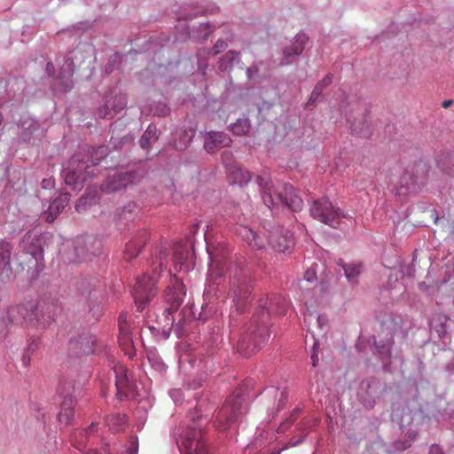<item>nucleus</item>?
<instances>
[{
    "label": "nucleus",
    "mask_w": 454,
    "mask_h": 454,
    "mask_svg": "<svg viewBox=\"0 0 454 454\" xmlns=\"http://www.w3.org/2000/svg\"><path fill=\"white\" fill-rule=\"evenodd\" d=\"M106 153V149L101 146L94 150L91 160L82 153L74 154L63 170L65 183L74 190H81L84 182L95 176V167Z\"/></svg>",
    "instance_id": "nucleus-1"
},
{
    "label": "nucleus",
    "mask_w": 454,
    "mask_h": 454,
    "mask_svg": "<svg viewBox=\"0 0 454 454\" xmlns=\"http://www.w3.org/2000/svg\"><path fill=\"white\" fill-rule=\"evenodd\" d=\"M257 182L262 187L263 203L269 208L282 206L294 212L301 210L303 201L296 194L293 185L284 184L276 188L269 184L268 178L265 176H258Z\"/></svg>",
    "instance_id": "nucleus-2"
},
{
    "label": "nucleus",
    "mask_w": 454,
    "mask_h": 454,
    "mask_svg": "<svg viewBox=\"0 0 454 454\" xmlns=\"http://www.w3.org/2000/svg\"><path fill=\"white\" fill-rule=\"evenodd\" d=\"M228 270L233 301L239 309L243 310L244 305L248 302L251 294L250 272L247 268L236 263L230 264Z\"/></svg>",
    "instance_id": "nucleus-3"
},
{
    "label": "nucleus",
    "mask_w": 454,
    "mask_h": 454,
    "mask_svg": "<svg viewBox=\"0 0 454 454\" xmlns=\"http://www.w3.org/2000/svg\"><path fill=\"white\" fill-rule=\"evenodd\" d=\"M246 410L245 398L240 391L231 395L218 411L215 427L224 431L233 424Z\"/></svg>",
    "instance_id": "nucleus-4"
},
{
    "label": "nucleus",
    "mask_w": 454,
    "mask_h": 454,
    "mask_svg": "<svg viewBox=\"0 0 454 454\" xmlns=\"http://www.w3.org/2000/svg\"><path fill=\"white\" fill-rule=\"evenodd\" d=\"M310 215L333 228H337L346 215L339 208L334 207L327 198L314 200L310 207Z\"/></svg>",
    "instance_id": "nucleus-5"
},
{
    "label": "nucleus",
    "mask_w": 454,
    "mask_h": 454,
    "mask_svg": "<svg viewBox=\"0 0 454 454\" xmlns=\"http://www.w3.org/2000/svg\"><path fill=\"white\" fill-rule=\"evenodd\" d=\"M260 310L252 317V323L267 326L269 317L271 314L283 315L288 308V301L280 294H272L264 300H260Z\"/></svg>",
    "instance_id": "nucleus-6"
},
{
    "label": "nucleus",
    "mask_w": 454,
    "mask_h": 454,
    "mask_svg": "<svg viewBox=\"0 0 454 454\" xmlns=\"http://www.w3.org/2000/svg\"><path fill=\"white\" fill-rule=\"evenodd\" d=\"M202 415L192 418L189 426V432L183 441L182 447L186 454H207V446L202 436L201 424Z\"/></svg>",
    "instance_id": "nucleus-7"
},
{
    "label": "nucleus",
    "mask_w": 454,
    "mask_h": 454,
    "mask_svg": "<svg viewBox=\"0 0 454 454\" xmlns=\"http://www.w3.org/2000/svg\"><path fill=\"white\" fill-rule=\"evenodd\" d=\"M256 325L255 329L251 332L250 335L243 336L238 341L237 350L244 357H249L256 353L260 349L261 344L266 341L270 336L266 326Z\"/></svg>",
    "instance_id": "nucleus-8"
},
{
    "label": "nucleus",
    "mask_w": 454,
    "mask_h": 454,
    "mask_svg": "<svg viewBox=\"0 0 454 454\" xmlns=\"http://www.w3.org/2000/svg\"><path fill=\"white\" fill-rule=\"evenodd\" d=\"M155 284V277L146 274L137 279L133 286L132 294L139 310H143L144 306L156 295L157 288Z\"/></svg>",
    "instance_id": "nucleus-9"
},
{
    "label": "nucleus",
    "mask_w": 454,
    "mask_h": 454,
    "mask_svg": "<svg viewBox=\"0 0 454 454\" xmlns=\"http://www.w3.org/2000/svg\"><path fill=\"white\" fill-rule=\"evenodd\" d=\"M114 384L119 398H132L135 396L134 385L128 377L127 368L122 364H116L113 367Z\"/></svg>",
    "instance_id": "nucleus-10"
},
{
    "label": "nucleus",
    "mask_w": 454,
    "mask_h": 454,
    "mask_svg": "<svg viewBox=\"0 0 454 454\" xmlns=\"http://www.w3.org/2000/svg\"><path fill=\"white\" fill-rule=\"evenodd\" d=\"M37 310L38 308L34 301L19 304L9 309L7 312L8 319L12 323H20L25 320L32 324H36L35 316H36Z\"/></svg>",
    "instance_id": "nucleus-11"
},
{
    "label": "nucleus",
    "mask_w": 454,
    "mask_h": 454,
    "mask_svg": "<svg viewBox=\"0 0 454 454\" xmlns=\"http://www.w3.org/2000/svg\"><path fill=\"white\" fill-rule=\"evenodd\" d=\"M134 182L135 174L132 172L115 173L106 178L101 188L105 192H113L120 191Z\"/></svg>",
    "instance_id": "nucleus-12"
},
{
    "label": "nucleus",
    "mask_w": 454,
    "mask_h": 454,
    "mask_svg": "<svg viewBox=\"0 0 454 454\" xmlns=\"http://www.w3.org/2000/svg\"><path fill=\"white\" fill-rule=\"evenodd\" d=\"M127 106L126 95L116 93L114 96L106 98V104L98 109L100 118H113L116 114L125 108Z\"/></svg>",
    "instance_id": "nucleus-13"
},
{
    "label": "nucleus",
    "mask_w": 454,
    "mask_h": 454,
    "mask_svg": "<svg viewBox=\"0 0 454 454\" xmlns=\"http://www.w3.org/2000/svg\"><path fill=\"white\" fill-rule=\"evenodd\" d=\"M231 144V139L228 135L223 132L211 131L205 139L204 147L207 153H214L222 147L230 146Z\"/></svg>",
    "instance_id": "nucleus-14"
},
{
    "label": "nucleus",
    "mask_w": 454,
    "mask_h": 454,
    "mask_svg": "<svg viewBox=\"0 0 454 454\" xmlns=\"http://www.w3.org/2000/svg\"><path fill=\"white\" fill-rule=\"evenodd\" d=\"M38 310L36 311L35 323L38 326L44 328L55 320L57 307L51 302L43 301L36 303Z\"/></svg>",
    "instance_id": "nucleus-15"
},
{
    "label": "nucleus",
    "mask_w": 454,
    "mask_h": 454,
    "mask_svg": "<svg viewBox=\"0 0 454 454\" xmlns=\"http://www.w3.org/2000/svg\"><path fill=\"white\" fill-rule=\"evenodd\" d=\"M148 239V232L145 230L140 231L131 240L126 244L124 250V259L132 260L137 256L142 247Z\"/></svg>",
    "instance_id": "nucleus-16"
},
{
    "label": "nucleus",
    "mask_w": 454,
    "mask_h": 454,
    "mask_svg": "<svg viewBox=\"0 0 454 454\" xmlns=\"http://www.w3.org/2000/svg\"><path fill=\"white\" fill-rule=\"evenodd\" d=\"M236 233L245 239L252 249H262L265 247L266 239L252 229L245 225H239Z\"/></svg>",
    "instance_id": "nucleus-17"
},
{
    "label": "nucleus",
    "mask_w": 454,
    "mask_h": 454,
    "mask_svg": "<svg viewBox=\"0 0 454 454\" xmlns=\"http://www.w3.org/2000/svg\"><path fill=\"white\" fill-rule=\"evenodd\" d=\"M70 195L62 193L55 199L49 206L48 210L43 213V218L47 223H52L58 215L68 205Z\"/></svg>",
    "instance_id": "nucleus-18"
},
{
    "label": "nucleus",
    "mask_w": 454,
    "mask_h": 454,
    "mask_svg": "<svg viewBox=\"0 0 454 454\" xmlns=\"http://www.w3.org/2000/svg\"><path fill=\"white\" fill-rule=\"evenodd\" d=\"M308 41L309 37L305 34H298L292 44L284 48V60L281 61V65L289 64L290 58L301 54Z\"/></svg>",
    "instance_id": "nucleus-19"
},
{
    "label": "nucleus",
    "mask_w": 454,
    "mask_h": 454,
    "mask_svg": "<svg viewBox=\"0 0 454 454\" xmlns=\"http://www.w3.org/2000/svg\"><path fill=\"white\" fill-rule=\"evenodd\" d=\"M269 242L274 250L283 253L289 250L294 244L293 234L287 231L285 232L281 231L279 234L272 233Z\"/></svg>",
    "instance_id": "nucleus-20"
},
{
    "label": "nucleus",
    "mask_w": 454,
    "mask_h": 454,
    "mask_svg": "<svg viewBox=\"0 0 454 454\" xmlns=\"http://www.w3.org/2000/svg\"><path fill=\"white\" fill-rule=\"evenodd\" d=\"M11 254V244L0 240V278H9L12 273Z\"/></svg>",
    "instance_id": "nucleus-21"
},
{
    "label": "nucleus",
    "mask_w": 454,
    "mask_h": 454,
    "mask_svg": "<svg viewBox=\"0 0 454 454\" xmlns=\"http://www.w3.org/2000/svg\"><path fill=\"white\" fill-rule=\"evenodd\" d=\"M118 342L124 354L129 358H132L135 355V348L133 344V339L129 326H121L119 330Z\"/></svg>",
    "instance_id": "nucleus-22"
},
{
    "label": "nucleus",
    "mask_w": 454,
    "mask_h": 454,
    "mask_svg": "<svg viewBox=\"0 0 454 454\" xmlns=\"http://www.w3.org/2000/svg\"><path fill=\"white\" fill-rule=\"evenodd\" d=\"M75 402L72 396L67 394L61 404V410L59 414L60 423L68 425L74 417V409Z\"/></svg>",
    "instance_id": "nucleus-23"
},
{
    "label": "nucleus",
    "mask_w": 454,
    "mask_h": 454,
    "mask_svg": "<svg viewBox=\"0 0 454 454\" xmlns=\"http://www.w3.org/2000/svg\"><path fill=\"white\" fill-rule=\"evenodd\" d=\"M226 270L225 260L218 259L215 255H211V262L208 269V278L213 282H217L224 276Z\"/></svg>",
    "instance_id": "nucleus-24"
},
{
    "label": "nucleus",
    "mask_w": 454,
    "mask_h": 454,
    "mask_svg": "<svg viewBox=\"0 0 454 454\" xmlns=\"http://www.w3.org/2000/svg\"><path fill=\"white\" fill-rule=\"evenodd\" d=\"M227 175L231 183L239 184L240 185L247 184L251 180L250 173L243 169L239 163L230 167L227 171Z\"/></svg>",
    "instance_id": "nucleus-25"
},
{
    "label": "nucleus",
    "mask_w": 454,
    "mask_h": 454,
    "mask_svg": "<svg viewBox=\"0 0 454 454\" xmlns=\"http://www.w3.org/2000/svg\"><path fill=\"white\" fill-rule=\"evenodd\" d=\"M239 61V52L227 51L218 61V69L222 72L231 71L234 63Z\"/></svg>",
    "instance_id": "nucleus-26"
},
{
    "label": "nucleus",
    "mask_w": 454,
    "mask_h": 454,
    "mask_svg": "<svg viewBox=\"0 0 454 454\" xmlns=\"http://www.w3.org/2000/svg\"><path fill=\"white\" fill-rule=\"evenodd\" d=\"M392 418L394 421L403 427L412 422L413 413L409 407L397 408L393 411Z\"/></svg>",
    "instance_id": "nucleus-27"
},
{
    "label": "nucleus",
    "mask_w": 454,
    "mask_h": 454,
    "mask_svg": "<svg viewBox=\"0 0 454 454\" xmlns=\"http://www.w3.org/2000/svg\"><path fill=\"white\" fill-rule=\"evenodd\" d=\"M94 340L91 337H81L71 343L73 348H79L81 350L77 351V355H88L93 353Z\"/></svg>",
    "instance_id": "nucleus-28"
},
{
    "label": "nucleus",
    "mask_w": 454,
    "mask_h": 454,
    "mask_svg": "<svg viewBox=\"0 0 454 454\" xmlns=\"http://www.w3.org/2000/svg\"><path fill=\"white\" fill-rule=\"evenodd\" d=\"M332 82H333L332 74H327L321 81H319L314 87V90L311 93V96H310L308 103L309 105H314L316 103L317 98L322 94L323 90L326 87H328Z\"/></svg>",
    "instance_id": "nucleus-29"
},
{
    "label": "nucleus",
    "mask_w": 454,
    "mask_h": 454,
    "mask_svg": "<svg viewBox=\"0 0 454 454\" xmlns=\"http://www.w3.org/2000/svg\"><path fill=\"white\" fill-rule=\"evenodd\" d=\"M126 423L125 416L120 413L112 414L106 417V424L114 433L121 431Z\"/></svg>",
    "instance_id": "nucleus-30"
},
{
    "label": "nucleus",
    "mask_w": 454,
    "mask_h": 454,
    "mask_svg": "<svg viewBox=\"0 0 454 454\" xmlns=\"http://www.w3.org/2000/svg\"><path fill=\"white\" fill-rule=\"evenodd\" d=\"M437 166L444 172L454 176V155L443 154L437 160Z\"/></svg>",
    "instance_id": "nucleus-31"
},
{
    "label": "nucleus",
    "mask_w": 454,
    "mask_h": 454,
    "mask_svg": "<svg viewBox=\"0 0 454 454\" xmlns=\"http://www.w3.org/2000/svg\"><path fill=\"white\" fill-rule=\"evenodd\" d=\"M156 127L153 125H149L147 129L143 134L140 139V145L142 148H148L151 146L153 142H155L158 137L156 136Z\"/></svg>",
    "instance_id": "nucleus-32"
},
{
    "label": "nucleus",
    "mask_w": 454,
    "mask_h": 454,
    "mask_svg": "<svg viewBox=\"0 0 454 454\" xmlns=\"http://www.w3.org/2000/svg\"><path fill=\"white\" fill-rule=\"evenodd\" d=\"M340 265L343 268L345 275L350 282L356 281L362 270V264L360 263L344 264L340 262Z\"/></svg>",
    "instance_id": "nucleus-33"
},
{
    "label": "nucleus",
    "mask_w": 454,
    "mask_h": 454,
    "mask_svg": "<svg viewBox=\"0 0 454 454\" xmlns=\"http://www.w3.org/2000/svg\"><path fill=\"white\" fill-rule=\"evenodd\" d=\"M250 122L248 119H239L231 126V131L238 136L246 135L250 130Z\"/></svg>",
    "instance_id": "nucleus-34"
},
{
    "label": "nucleus",
    "mask_w": 454,
    "mask_h": 454,
    "mask_svg": "<svg viewBox=\"0 0 454 454\" xmlns=\"http://www.w3.org/2000/svg\"><path fill=\"white\" fill-rule=\"evenodd\" d=\"M94 202L95 199L90 197L88 194L86 196H82L75 204V210L77 212L84 211L88 206H90Z\"/></svg>",
    "instance_id": "nucleus-35"
},
{
    "label": "nucleus",
    "mask_w": 454,
    "mask_h": 454,
    "mask_svg": "<svg viewBox=\"0 0 454 454\" xmlns=\"http://www.w3.org/2000/svg\"><path fill=\"white\" fill-rule=\"evenodd\" d=\"M98 430V424H95V423H91L88 428L86 429H80V430H76L73 433V438L74 441H76V438H77V435L78 434H86V435H90V434H93L94 433H96Z\"/></svg>",
    "instance_id": "nucleus-36"
},
{
    "label": "nucleus",
    "mask_w": 454,
    "mask_h": 454,
    "mask_svg": "<svg viewBox=\"0 0 454 454\" xmlns=\"http://www.w3.org/2000/svg\"><path fill=\"white\" fill-rule=\"evenodd\" d=\"M222 160H223L227 171L229 170L230 167L233 166L234 164H238V162H236L233 160L232 153L228 152V151H225L222 153Z\"/></svg>",
    "instance_id": "nucleus-37"
},
{
    "label": "nucleus",
    "mask_w": 454,
    "mask_h": 454,
    "mask_svg": "<svg viewBox=\"0 0 454 454\" xmlns=\"http://www.w3.org/2000/svg\"><path fill=\"white\" fill-rule=\"evenodd\" d=\"M317 279L316 269L312 266L304 272L303 280L309 283H316Z\"/></svg>",
    "instance_id": "nucleus-38"
},
{
    "label": "nucleus",
    "mask_w": 454,
    "mask_h": 454,
    "mask_svg": "<svg viewBox=\"0 0 454 454\" xmlns=\"http://www.w3.org/2000/svg\"><path fill=\"white\" fill-rule=\"evenodd\" d=\"M87 438H88V435H86V434H78L76 441H74L73 438V435H72L71 441L73 442V444L75 448L82 450L85 445V442H86Z\"/></svg>",
    "instance_id": "nucleus-39"
},
{
    "label": "nucleus",
    "mask_w": 454,
    "mask_h": 454,
    "mask_svg": "<svg viewBox=\"0 0 454 454\" xmlns=\"http://www.w3.org/2000/svg\"><path fill=\"white\" fill-rule=\"evenodd\" d=\"M227 47H228V44L224 40H222V39L217 40L212 49L214 55H217V54L221 53L222 51L226 50Z\"/></svg>",
    "instance_id": "nucleus-40"
},
{
    "label": "nucleus",
    "mask_w": 454,
    "mask_h": 454,
    "mask_svg": "<svg viewBox=\"0 0 454 454\" xmlns=\"http://www.w3.org/2000/svg\"><path fill=\"white\" fill-rule=\"evenodd\" d=\"M176 287L179 288V292L177 294H176L173 297H170L169 300L172 301V306H178L179 303L182 301L183 300V295L184 294L182 291V285L181 284H178L176 283Z\"/></svg>",
    "instance_id": "nucleus-41"
},
{
    "label": "nucleus",
    "mask_w": 454,
    "mask_h": 454,
    "mask_svg": "<svg viewBox=\"0 0 454 454\" xmlns=\"http://www.w3.org/2000/svg\"><path fill=\"white\" fill-rule=\"evenodd\" d=\"M184 136L185 137V138H187V140H185L184 142H176L175 143L176 149H177V150H184L185 148H187L188 144L192 140V135H188V133L186 131H184Z\"/></svg>",
    "instance_id": "nucleus-42"
},
{
    "label": "nucleus",
    "mask_w": 454,
    "mask_h": 454,
    "mask_svg": "<svg viewBox=\"0 0 454 454\" xmlns=\"http://www.w3.org/2000/svg\"><path fill=\"white\" fill-rule=\"evenodd\" d=\"M54 179L52 178H44L43 179L42 181V187L43 189H50V188H52L54 186Z\"/></svg>",
    "instance_id": "nucleus-43"
},
{
    "label": "nucleus",
    "mask_w": 454,
    "mask_h": 454,
    "mask_svg": "<svg viewBox=\"0 0 454 454\" xmlns=\"http://www.w3.org/2000/svg\"><path fill=\"white\" fill-rule=\"evenodd\" d=\"M87 454H111L109 446L103 447L100 450H90Z\"/></svg>",
    "instance_id": "nucleus-44"
},
{
    "label": "nucleus",
    "mask_w": 454,
    "mask_h": 454,
    "mask_svg": "<svg viewBox=\"0 0 454 454\" xmlns=\"http://www.w3.org/2000/svg\"><path fill=\"white\" fill-rule=\"evenodd\" d=\"M174 256H175V261H176V268L177 267V264H179L180 269H181L183 264L184 263V259L183 255L178 251H176Z\"/></svg>",
    "instance_id": "nucleus-45"
},
{
    "label": "nucleus",
    "mask_w": 454,
    "mask_h": 454,
    "mask_svg": "<svg viewBox=\"0 0 454 454\" xmlns=\"http://www.w3.org/2000/svg\"><path fill=\"white\" fill-rule=\"evenodd\" d=\"M119 330L121 326H129L127 324V316L126 314L121 313L118 317Z\"/></svg>",
    "instance_id": "nucleus-46"
},
{
    "label": "nucleus",
    "mask_w": 454,
    "mask_h": 454,
    "mask_svg": "<svg viewBox=\"0 0 454 454\" xmlns=\"http://www.w3.org/2000/svg\"><path fill=\"white\" fill-rule=\"evenodd\" d=\"M138 442L137 441L132 442L130 447L128 450V454H137Z\"/></svg>",
    "instance_id": "nucleus-47"
},
{
    "label": "nucleus",
    "mask_w": 454,
    "mask_h": 454,
    "mask_svg": "<svg viewBox=\"0 0 454 454\" xmlns=\"http://www.w3.org/2000/svg\"><path fill=\"white\" fill-rule=\"evenodd\" d=\"M258 68L257 67H248L247 68V75L248 79H253L255 74H257Z\"/></svg>",
    "instance_id": "nucleus-48"
},
{
    "label": "nucleus",
    "mask_w": 454,
    "mask_h": 454,
    "mask_svg": "<svg viewBox=\"0 0 454 454\" xmlns=\"http://www.w3.org/2000/svg\"><path fill=\"white\" fill-rule=\"evenodd\" d=\"M391 341H388L387 345H383L381 347V349L380 350V353L382 354H388L390 350Z\"/></svg>",
    "instance_id": "nucleus-49"
},
{
    "label": "nucleus",
    "mask_w": 454,
    "mask_h": 454,
    "mask_svg": "<svg viewBox=\"0 0 454 454\" xmlns=\"http://www.w3.org/2000/svg\"><path fill=\"white\" fill-rule=\"evenodd\" d=\"M429 454H442L438 446H432L429 450Z\"/></svg>",
    "instance_id": "nucleus-50"
},
{
    "label": "nucleus",
    "mask_w": 454,
    "mask_h": 454,
    "mask_svg": "<svg viewBox=\"0 0 454 454\" xmlns=\"http://www.w3.org/2000/svg\"><path fill=\"white\" fill-rule=\"evenodd\" d=\"M46 71L49 74V75H51L54 73V66L52 63H47Z\"/></svg>",
    "instance_id": "nucleus-51"
},
{
    "label": "nucleus",
    "mask_w": 454,
    "mask_h": 454,
    "mask_svg": "<svg viewBox=\"0 0 454 454\" xmlns=\"http://www.w3.org/2000/svg\"><path fill=\"white\" fill-rule=\"evenodd\" d=\"M311 361L313 366H316L318 362L317 354L315 351L311 355Z\"/></svg>",
    "instance_id": "nucleus-52"
},
{
    "label": "nucleus",
    "mask_w": 454,
    "mask_h": 454,
    "mask_svg": "<svg viewBox=\"0 0 454 454\" xmlns=\"http://www.w3.org/2000/svg\"><path fill=\"white\" fill-rule=\"evenodd\" d=\"M451 103H452L451 100H445V101L442 102V106L444 108H447V107H449L451 105Z\"/></svg>",
    "instance_id": "nucleus-53"
},
{
    "label": "nucleus",
    "mask_w": 454,
    "mask_h": 454,
    "mask_svg": "<svg viewBox=\"0 0 454 454\" xmlns=\"http://www.w3.org/2000/svg\"><path fill=\"white\" fill-rule=\"evenodd\" d=\"M119 59H120V56H119L118 54H114V55L111 58V60H112L113 62H117V61H119Z\"/></svg>",
    "instance_id": "nucleus-54"
},
{
    "label": "nucleus",
    "mask_w": 454,
    "mask_h": 454,
    "mask_svg": "<svg viewBox=\"0 0 454 454\" xmlns=\"http://www.w3.org/2000/svg\"><path fill=\"white\" fill-rule=\"evenodd\" d=\"M409 437H410L411 440H414V439L417 437V433H416V432H411V433H410Z\"/></svg>",
    "instance_id": "nucleus-55"
},
{
    "label": "nucleus",
    "mask_w": 454,
    "mask_h": 454,
    "mask_svg": "<svg viewBox=\"0 0 454 454\" xmlns=\"http://www.w3.org/2000/svg\"><path fill=\"white\" fill-rule=\"evenodd\" d=\"M37 345L36 344H34V343H31L28 347V348L30 350H35L36 348Z\"/></svg>",
    "instance_id": "nucleus-56"
},
{
    "label": "nucleus",
    "mask_w": 454,
    "mask_h": 454,
    "mask_svg": "<svg viewBox=\"0 0 454 454\" xmlns=\"http://www.w3.org/2000/svg\"><path fill=\"white\" fill-rule=\"evenodd\" d=\"M112 71H113V68L110 66H106V73H111Z\"/></svg>",
    "instance_id": "nucleus-57"
},
{
    "label": "nucleus",
    "mask_w": 454,
    "mask_h": 454,
    "mask_svg": "<svg viewBox=\"0 0 454 454\" xmlns=\"http://www.w3.org/2000/svg\"><path fill=\"white\" fill-rule=\"evenodd\" d=\"M352 130H353L354 132H356V134L360 135V136H364V134L362 133V131H358V130H356V128H353V129H352Z\"/></svg>",
    "instance_id": "nucleus-58"
},
{
    "label": "nucleus",
    "mask_w": 454,
    "mask_h": 454,
    "mask_svg": "<svg viewBox=\"0 0 454 454\" xmlns=\"http://www.w3.org/2000/svg\"><path fill=\"white\" fill-rule=\"evenodd\" d=\"M62 387H62V385H61V386H60V387H59V391L60 395H65V393H64V391L62 390Z\"/></svg>",
    "instance_id": "nucleus-59"
},
{
    "label": "nucleus",
    "mask_w": 454,
    "mask_h": 454,
    "mask_svg": "<svg viewBox=\"0 0 454 454\" xmlns=\"http://www.w3.org/2000/svg\"><path fill=\"white\" fill-rule=\"evenodd\" d=\"M402 185H403V186H406V187H408V188H409L410 184H408L407 182H405V183H403V182H402Z\"/></svg>",
    "instance_id": "nucleus-60"
},
{
    "label": "nucleus",
    "mask_w": 454,
    "mask_h": 454,
    "mask_svg": "<svg viewBox=\"0 0 454 454\" xmlns=\"http://www.w3.org/2000/svg\"><path fill=\"white\" fill-rule=\"evenodd\" d=\"M410 446H411V444L405 445V446H403V447L402 448V450H405V449L409 448Z\"/></svg>",
    "instance_id": "nucleus-61"
},
{
    "label": "nucleus",
    "mask_w": 454,
    "mask_h": 454,
    "mask_svg": "<svg viewBox=\"0 0 454 454\" xmlns=\"http://www.w3.org/2000/svg\"><path fill=\"white\" fill-rule=\"evenodd\" d=\"M417 183V180H412L411 184Z\"/></svg>",
    "instance_id": "nucleus-62"
}]
</instances>
